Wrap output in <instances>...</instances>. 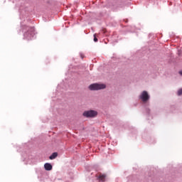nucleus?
<instances>
[{"instance_id": "f257e3e1", "label": "nucleus", "mask_w": 182, "mask_h": 182, "mask_svg": "<svg viewBox=\"0 0 182 182\" xmlns=\"http://www.w3.org/2000/svg\"><path fill=\"white\" fill-rule=\"evenodd\" d=\"M90 90H102V89H106V85L105 84H92L89 86Z\"/></svg>"}, {"instance_id": "f03ea898", "label": "nucleus", "mask_w": 182, "mask_h": 182, "mask_svg": "<svg viewBox=\"0 0 182 182\" xmlns=\"http://www.w3.org/2000/svg\"><path fill=\"white\" fill-rule=\"evenodd\" d=\"M83 116L85 117H96L97 116V111L95 110H88L83 112Z\"/></svg>"}, {"instance_id": "7ed1b4c3", "label": "nucleus", "mask_w": 182, "mask_h": 182, "mask_svg": "<svg viewBox=\"0 0 182 182\" xmlns=\"http://www.w3.org/2000/svg\"><path fill=\"white\" fill-rule=\"evenodd\" d=\"M139 97L142 102H146L149 100V99H150V95H149L147 91H143Z\"/></svg>"}, {"instance_id": "20e7f679", "label": "nucleus", "mask_w": 182, "mask_h": 182, "mask_svg": "<svg viewBox=\"0 0 182 182\" xmlns=\"http://www.w3.org/2000/svg\"><path fill=\"white\" fill-rule=\"evenodd\" d=\"M44 168H45V170H46L47 171H50V170H52V165L48 163L45 164Z\"/></svg>"}, {"instance_id": "39448f33", "label": "nucleus", "mask_w": 182, "mask_h": 182, "mask_svg": "<svg viewBox=\"0 0 182 182\" xmlns=\"http://www.w3.org/2000/svg\"><path fill=\"white\" fill-rule=\"evenodd\" d=\"M57 157H58V153L54 152V153H53V154L50 156L49 159H50V160H53V159H55L57 158Z\"/></svg>"}, {"instance_id": "423d86ee", "label": "nucleus", "mask_w": 182, "mask_h": 182, "mask_svg": "<svg viewBox=\"0 0 182 182\" xmlns=\"http://www.w3.org/2000/svg\"><path fill=\"white\" fill-rule=\"evenodd\" d=\"M99 180L100 181H105V180H106V176L105 174H100L99 176Z\"/></svg>"}, {"instance_id": "0eeeda50", "label": "nucleus", "mask_w": 182, "mask_h": 182, "mask_svg": "<svg viewBox=\"0 0 182 182\" xmlns=\"http://www.w3.org/2000/svg\"><path fill=\"white\" fill-rule=\"evenodd\" d=\"M182 95V88L180 89L178 91V96H181Z\"/></svg>"}, {"instance_id": "6e6552de", "label": "nucleus", "mask_w": 182, "mask_h": 182, "mask_svg": "<svg viewBox=\"0 0 182 182\" xmlns=\"http://www.w3.org/2000/svg\"><path fill=\"white\" fill-rule=\"evenodd\" d=\"M94 42H97V38L96 37V34L94 35Z\"/></svg>"}, {"instance_id": "1a4fd4ad", "label": "nucleus", "mask_w": 182, "mask_h": 182, "mask_svg": "<svg viewBox=\"0 0 182 182\" xmlns=\"http://www.w3.org/2000/svg\"><path fill=\"white\" fill-rule=\"evenodd\" d=\"M123 22H125V23H127V22H129V20L127 18L124 19Z\"/></svg>"}, {"instance_id": "9d476101", "label": "nucleus", "mask_w": 182, "mask_h": 182, "mask_svg": "<svg viewBox=\"0 0 182 182\" xmlns=\"http://www.w3.org/2000/svg\"><path fill=\"white\" fill-rule=\"evenodd\" d=\"M179 74H181V75L182 76V70L179 71Z\"/></svg>"}]
</instances>
